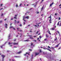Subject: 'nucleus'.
Returning a JSON list of instances; mask_svg holds the SVG:
<instances>
[{"label": "nucleus", "instance_id": "nucleus-1", "mask_svg": "<svg viewBox=\"0 0 61 61\" xmlns=\"http://www.w3.org/2000/svg\"><path fill=\"white\" fill-rule=\"evenodd\" d=\"M25 16H24L23 17V20H24V21L25 22L26 21V20H25V18H27V19H29V16H27L25 17Z\"/></svg>", "mask_w": 61, "mask_h": 61}, {"label": "nucleus", "instance_id": "nucleus-2", "mask_svg": "<svg viewBox=\"0 0 61 61\" xmlns=\"http://www.w3.org/2000/svg\"><path fill=\"white\" fill-rule=\"evenodd\" d=\"M1 56L2 57H3L2 60V61H4V57H5V56L4 55H2Z\"/></svg>", "mask_w": 61, "mask_h": 61}, {"label": "nucleus", "instance_id": "nucleus-3", "mask_svg": "<svg viewBox=\"0 0 61 61\" xmlns=\"http://www.w3.org/2000/svg\"><path fill=\"white\" fill-rule=\"evenodd\" d=\"M43 49H47V50H49V51H50V52H51L52 51H51V50L49 49H47V48H43Z\"/></svg>", "mask_w": 61, "mask_h": 61}, {"label": "nucleus", "instance_id": "nucleus-4", "mask_svg": "<svg viewBox=\"0 0 61 61\" xmlns=\"http://www.w3.org/2000/svg\"><path fill=\"white\" fill-rule=\"evenodd\" d=\"M38 55V52H35V56H36Z\"/></svg>", "mask_w": 61, "mask_h": 61}, {"label": "nucleus", "instance_id": "nucleus-5", "mask_svg": "<svg viewBox=\"0 0 61 61\" xmlns=\"http://www.w3.org/2000/svg\"><path fill=\"white\" fill-rule=\"evenodd\" d=\"M22 53V51H19L18 52H17L16 53V54H21Z\"/></svg>", "mask_w": 61, "mask_h": 61}, {"label": "nucleus", "instance_id": "nucleus-6", "mask_svg": "<svg viewBox=\"0 0 61 61\" xmlns=\"http://www.w3.org/2000/svg\"><path fill=\"white\" fill-rule=\"evenodd\" d=\"M18 43H13V44L14 45H18Z\"/></svg>", "mask_w": 61, "mask_h": 61}, {"label": "nucleus", "instance_id": "nucleus-7", "mask_svg": "<svg viewBox=\"0 0 61 61\" xmlns=\"http://www.w3.org/2000/svg\"><path fill=\"white\" fill-rule=\"evenodd\" d=\"M10 36H11V34H9V36H8V37L9 38L8 39V40H9V39H10V38H9L10 37Z\"/></svg>", "mask_w": 61, "mask_h": 61}, {"label": "nucleus", "instance_id": "nucleus-8", "mask_svg": "<svg viewBox=\"0 0 61 61\" xmlns=\"http://www.w3.org/2000/svg\"><path fill=\"white\" fill-rule=\"evenodd\" d=\"M53 4H54V2H53L52 3H51V4H50V7H51Z\"/></svg>", "mask_w": 61, "mask_h": 61}, {"label": "nucleus", "instance_id": "nucleus-9", "mask_svg": "<svg viewBox=\"0 0 61 61\" xmlns=\"http://www.w3.org/2000/svg\"><path fill=\"white\" fill-rule=\"evenodd\" d=\"M60 44V43H59L57 46H55V47H57L59 45V44Z\"/></svg>", "mask_w": 61, "mask_h": 61}, {"label": "nucleus", "instance_id": "nucleus-10", "mask_svg": "<svg viewBox=\"0 0 61 61\" xmlns=\"http://www.w3.org/2000/svg\"><path fill=\"white\" fill-rule=\"evenodd\" d=\"M55 29V28H51L50 29L51 30H54Z\"/></svg>", "mask_w": 61, "mask_h": 61}, {"label": "nucleus", "instance_id": "nucleus-11", "mask_svg": "<svg viewBox=\"0 0 61 61\" xmlns=\"http://www.w3.org/2000/svg\"><path fill=\"white\" fill-rule=\"evenodd\" d=\"M39 53H42V51L41 50V49L39 50Z\"/></svg>", "mask_w": 61, "mask_h": 61}, {"label": "nucleus", "instance_id": "nucleus-12", "mask_svg": "<svg viewBox=\"0 0 61 61\" xmlns=\"http://www.w3.org/2000/svg\"><path fill=\"white\" fill-rule=\"evenodd\" d=\"M33 43H31V46H35V45H33Z\"/></svg>", "mask_w": 61, "mask_h": 61}, {"label": "nucleus", "instance_id": "nucleus-13", "mask_svg": "<svg viewBox=\"0 0 61 61\" xmlns=\"http://www.w3.org/2000/svg\"><path fill=\"white\" fill-rule=\"evenodd\" d=\"M43 8H44V6H43V7H42L41 9V10L42 11Z\"/></svg>", "mask_w": 61, "mask_h": 61}, {"label": "nucleus", "instance_id": "nucleus-14", "mask_svg": "<svg viewBox=\"0 0 61 61\" xmlns=\"http://www.w3.org/2000/svg\"><path fill=\"white\" fill-rule=\"evenodd\" d=\"M46 36L47 38L48 37V35H46Z\"/></svg>", "mask_w": 61, "mask_h": 61}, {"label": "nucleus", "instance_id": "nucleus-15", "mask_svg": "<svg viewBox=\"0 0 61 61\" xmlns=\"http://www.w3.org/2000/svg\"><path fill=\"white\" fill-rule=\"evenodd\" d=\"M56 39H54V41H56L57 40V38L56 37Z\"/></svg>", "mask_w": 61, "mask_h": 61}, {"label": "nucleus", "instance_id": "nucleus-16", "mask_svg": "<svg viewBox=\"0 0 61 61\" xmlns=\"http://www.w3.org/2000/svg\"><path fill=\"white\" fill-rule=\"evenodd\" d=\"M16 39H14L13 40V41H14V42L15 41H16Z\"/></svg>", "mask_w": 61, "mask_h": 61}, {"label": "nucleus", "instance_id": "nucleus-17", "mask_svg": "<svg viewBox=\"0 0 61 61\" xmlns=\"http://www.w3.org/2000/svg\"><path fill=\"white\" fill-rule=\"evenodd\" d=\"M57 32L58 33V34H59V35H60V33L58 31H57Z\"/></svg>", "mask_w": 61, "mask_h": 61}, {"label": "nucleus", "instance_id": "nucleus-18", "mask_svg": "<svg viewBox=\"0 0 61 61\" xmlns=\"http://www.w3.org/2000/svg\"><path fill=\"white\" fill-rule=\"evenodd\" d=\"M50 48V49H52V48H51L49 46H48V48Z\"/></svg>", "mask_w": 61, "mask_h": 61}, {"label": "nucleus", "instance_id": "nucleus-19", "mask_svg": "<svg viewBox=\"0 0 61 61\" xmlns=\"http://www.w3.org/2000/svg\"><path fill=\"white\" fill-rule=\"evenodd\" d=\"M48 18H49L50 19H51V15H50V16L49 17H48Z\"/></svg>", "mask_w": 61, "mask_h": 61}, {"label": "nucleus", "instance_id": "nucleus-20", "mask_svg": "<svg viewBox=\"0 0 61 61\" xmlns=\"http://www.w3.org/2000/svg\"><path fill=\"white\" fill-rule=\"evenodd\" d=\"M0 7H2V5H3V4H0Z\"/></svg>", "mask_w": 61, "mask_h": 61}, {"label": "nucleus", "instance_id": "nucleus-21", "mask_svg": "<svg viewBox=\"0 0 61 61\" xmlns=\"http://www.w3.org/2000/svg\"><path fill=\"white\" fill-rule=\"evenodd\" d=\"M29 41L28 40H27L24 41L25 42H26V41Z\"/></svg>", "mask_w": 61, "mask_h": 61}, {"label": "nucleus", "instance_id": "nucleus-22", "mask_svg": "<svg viewBox=\"0 0 61 61\" xmlns=\"http://www.w3.org/2000/svg\"><path fill=\"white\" fill-rule=\"evenodd\" d=\"M2 22H3V21L2 20H0V24L1 23H2Z\"/></svg>", "mask_w": 61, "mask_h": 61}, {"label": "nucleus", "instance_id": "nucleus-23", "mask_svg": "<svg viewBox=\"0 0 61 61\" xmlns=\"http://www.w3.org/2000/svg\"><path fill=\"white\" fill-rule=\"evenodd\" d=\"M48 33L50 35H51V33H50V31H49Z\"/></svg>", "mask_w": 61, "mask_h": 61}, {"label": "nucleus", "instance_id": "nucleus-24", "mask_svg": "<svg viewBox=\"0 0 61 61\" xmlns=\"http://www.w3.org/2000/svg\"><path fill=\"white\" fill-rule=\"evenodd\" d=\"M14 57H19V56H15Z\"/></svg>", "mask_w": 61, "mask_h": 61}, {"label": "nucleus", "instance_id": "nucleus-25", "mask_svg": "<svg viewBox=\"0 0 61 61\" xmlns=\"http://www.w3.org/2000/svg\"><path fill=\"white\" fill-rule=\"evenodd\" d=\"M20 28H17V29L18 31H19V30L18 29H19Z\"/></svg>", "mask_w": 61, "mask_h": 61}, {"label": "nucleus", "instance_id": "nucleus-26", "mask_svg": "<svg viewBox=\"0 0 61 61\" xmlns=\"http://www.w3.org/2000/svg\"><path fill=\"white\" fill-rule=\"evenodd\" d=\"M4 15V14L3 13L1 15V16H3V15Z\"/></svg>", "mask_w": 61, "mask_h": 61}, {"label": "nucleus", "instance_id": "nucleus-27", "mask_svg": "<svg viewBox=\"0 0 61 61\" xmlns=\"http://www.w3.org/2000/svg\"><path fill=\"white\" fill-rule=\"evenodd\" d=\"M13 26H10V28H13Z\"/></svg>", "mask_w": 61, "mask_h": 61}, {"label": "nucleus", "instance_id": "nucleus-28", "mask_svg": "<svg viewBox=\"0 0 61 61\" xmlns=\"http://www.w3.org/2000/svg\"><path fill=\"white\" fill-rule=\"evenodd\" d=\"M59 22L58 23H57V25H59Z\"/></svg>", "mask_w": 61, "mask_h": 61}, {"label": "nucleus", "instance_id": "nucleus-29", "mask_svg": "<svg viewBox=\"0 0 61 61\" xmlns=\"http://www.w3.org/2000/svg\"><path fill=\"white\" fill-rule=\"evenodd\" d=\"M37 3H38V1L36 2L35 3V4H36V5H37Z\"/></svg>", "mask_w": 61, "mask_h": 61}, {"label": "nucleus", "instance_id": "nucleus-30", "mask_svg": "<svg viewBox=\"0 0 61 61\" xmlns=\"http://www.w3.org/2000/svg\"><path fill=\"white\" fill-rule=\"evenodd\" d=\"M5 26H7V24L6 23L5 24Z\"/></svg>", "mask_w": 61, "mask_h": 61}, {"label": "nucleus", "instance_id": "nucleus-31", "mask_svg": "<svg viewBox=\"0 0 61 61\" xmlns=\"http://www.w3.org/2000/svg\"><path fill=\"white\" fill-rule=\"evenodd\" d=\"M16 7H17V6H18V5H17V4H16Z\"/></svg>", "mask_w": 61, "mask_h": 61}, {"label": "nucleus", "instance_id": "nucleus-32", "mask_svg": "<svg viewBox=\"0 0 61 61\" xmlns=\"http://www.w3.org/2000/svg\"><path fill=\"white\" fill-rule=\"evenodd\" d=\"M39 37L40 38H42V37H41V36H40Z\"/></svg>", "mask_w": 61, "mask_h": 61}, {"label": "nucleus", "instance_id": "nucleus-33", "mask_svg": "<svg viewBox=\"0 0 61 61\" xmlns=\"http://www.w3.org/2000/svg\"><path fill=\"white\" fill-rule=\"evenodd\" d=\"M14 19H17V18H16V17H14Z\"/></svg>", "mask_w": 61, "mask_h": 61}, {"label": "nucleus", "instance_id": "nucleus-34", "mask_svg": "<svg viewBox=\"0 0 61 61\" xmlns=\"http://www.w3.org/2000/svg\"><path fill=\"white\" fill-rule=\"evenodd\" d=\"M29 50L30 51H32V50L31 49H29Z\"/></svg>", "mask_w": 61, "mask_h": 61}, {"label": "nucleus", "instance_id": "nucleus-35", "mask_svg": "<svg viewBox=\"0 0 61 61\" xmlns=\"http://www.w3.org/2000/svg\"><path fill=\"white\" fill-rule=\"evenodd\" d=\"M24 56H26V54L25 53V54H24Z\"/></svg>", "mask_w": 61, "mask_h": 61}, {"label": "nucleus", "instance_id": "nucleus-36", "mask_svg": "<svg viewBox=\"0 0 61 61\" xmlns=\"http://www.w3.org/2000/svg\"><path fill=\"white\" fill-rule=\"evenodd\" d=\"M30 39H33V38H31V37H30Z\"/></svg>", "mask_w": 61, "mask_h": 61}, {"label": "nucleus", "instance_id": "nucleus-37", "mask_svg": "<svg viewBox=\"0 0 61 61\" xmlns=\"http://www.w3.org/2000/svg\"><path fill=\"white\" fill-rule=\"evenodd\" d=\"M21 5H22V4H20V6H21Z\"/></svg>", "mask_w": 61, "mask_h": 61}, {"label": "nucleus", "instance_id": "nucleus-38", "mask_svg": "<svg viewBox=\"0 0 61 61\" xmlns=\"http://www.w3.org/2000/svg\"><path fill=\"white\" fill-rule=\"evenodd\" d=\"M32 9V8H30V9L29 10L30 11V10H31Z\"/></svg>", "mask_w": 61, "mask_h": 61}, {"label": "nucleus", "instance_id": "nucleus-39", "mask_svg": "<svg viewBox=\"0 0 61 61\" xmlns=\"http://www.w3.org/2000/svg\"><path fill=\"white\" fill-rule=\"evenodd\" d=\"M19 31L20 32H22V31H22V30H19Z\"/></svg>", "mask_w": 61, "mask_h": 61}, {"label": "nucleus", "instance_id": "nucleus-40", "mask_svg": "<svg viewBox=\"0 0 61 61\" xmlns=\"http://www.w3.org/2000/svg\"><path fill=\"white\" fill-rule=\"evenodd\" d=\"M12 61H15V60H14L13 59L12 60Z\"/></svg>", "mask_w": 61, "mask_h": 61}, {"label": "nucleus", "instance_id": "nucleus-41", "mask_svg": "<svg viewBox=\"0 0 61 61\" xmlns=\"http://www.w3.org/2000/svg\"><path fill=\"white\" fill-rule=\"evenodd\" d=\"M33 55H32L31 56V57H32V58H33Z\"/></svg>", "mask_w": 61, "mask_h": 61}, {"label": "nucleus", "instance_id": "nucleus-42", "mask_svg": "<svg viewBox=\"0 0 61 61\" xmlns=\"http://www.w3.org/2000/svg\"><path fill=\"white\" fill-rule=\"evenodd\" d=\"M0 47L1 48H3V46H0Z\"/></svg>", "mask_w": 61, "mask_h": 61}, {"label": "nucleus", "instance_id": "nucleus-43", "mask_svg": "<svg viewBox=\"0 0 61 61\" xmlns=\"http://www.w3.org/2000/svg\"><path fill=\"white\" fill-rule=\"evenodd\" d=\"M8 44L9 45H10L11 44L10 43V42H9L8 43Z\"/></svg>", "mask_w": 61, "mask_h": 61}, {"label": "nucleus", "instance_id": "nucleus-44", "mask_svg": "<svg viewBox=\"0 0 61 61\" xmlns=\"http://www.w3.org/2000/svg\"><path fill=\"white\" fill-rule=\"evenodd\" d=\"M51 19H50L49 20V22L50 21H51Z\"/></svg>", "mask_w": 61, "mask_h": 61}, {"label": "nucleus", "instance_id": "nucleus-45", "mask_svg": "<svg viewBox=\"0 0 61 61\" xmlns=\"http://www.w3.org/2000/svg\"><path fill=\"white\" fill-rule=\"evenodd\" d=\"M20 26H22V25H21V24H20Z\"/></svg>", "mask_w": 61, "mask_h": 61}, {"label": "nucleus", "instance_id": "nucleus-46", "mask_svg": "<svg viewBox=\"0 0 61 61\" xmlns=\"http://www.w3.org/2000/svg\"><path fill=\"white\" fill-rule=\"evenodd\" d=\"M6 19H7L6 18V19H5L4 20V21H5L6 20Z\"/></svg>", "mask_w": 61, "mask_h": 61}, {"label": "nucleus", "instance_id": "nucleus-47", "mask_svg": "<svg viewBox=\"0 0 61 61\" xmlns=\"http://www.w3.org/2000/svg\"><path fill=\"white\" fill-rule=\"evenodd\" d=\"M5 27L6 28H7V27L6 26H5Z\"/></svg>", "mask_w": 61, "mask_h": 61}, {"label": "nucleus", "instance_id": "nucleus-48", "mask_svg": "<svg viewBox=\"0 0 61 61\" xmlns=\"http://www.w3.org/2000/svg\"><path fill=\"white\" fill-rule=\"evenodd\" d=\"M25 22L23 23V25H25Z\"/></svg>", "mask_w": 61, "mask_h": 61}, {"label": "nucleus", "instance_id": "nucleus-49", "mask_svg": "<svg viewBox=\"0 0 61 61\" xmlns=\"http://www.w3.org/2000/svg\"><path fill=\"white\" fill-rule=\"evenodd\" d=\"M19 23V21H17V23Z\"/></svg>", "mask_w": 61, "mask_h": 61}, {"label": "nucleus", "instance_id": "nucleus-50", "mask_svg": "<svg viewBox=\"0 0 61 61\" xmlns=\"http://www.w3.org/2000/svg\"><path fill=\"white\" fill-rule=\"evenodd\" d=\"M59 6H61V4L59 5Z\"/></svg>", "mask_w": 61, "mask_h": 61}, {"label": "nucleus", "instance_id": "nucleus-51", "mask_svg": "<svg viewBox=\"0 0 61 61\" xmlns=\"http://www.w3.org/2000/svg\"><path fill=\"white\" fill-rule=\"evenodd\" d=\"M17 15H15V17H16V16H17Z\"/></svg>", "mask_w": 61, "mask_h": 61}, {"label": "nucleus", "instance_id": "nucleus-52", "mask_svg": "<svg viewBox=\"0 0 61 61\" xmlns=\"http://www.w3.org/2000/svg\"><path fill=\"white\" fill-rule=\"evenodd\" d=\"M55 15H57V14L56 13H55Z\"/></svg>", "mask_w": 61, "mask_h": 61}, {"label": "nucleus", "instance_id": "nucleus-53", "mask_svg": "<svg viewBox=\"0 0 61 61\" xmlns=\"http://www.w3.org/2000/svg\"><path fill=\"white\" fill-rule=\"evenodd\" d=\"M25 54L26 55H27V54H28V52H26Z\"/></svg>", "mask_w": 61, "mask_h": 61}, {"label": "nucleus", "instance_id": "nucleus-54", "mask_svg": "<svg viewBox=\"0 0 61 61\" xmlns=\"http://www.w3.org/2000/svg\"><path fill=\"white\" fill-rule=\"evenodd\" d=\"M38 31L36 33V34H38Z\"/></svg>", "mask_w": 61, "mask_h": 61}, {"label": "nucleus", "instance_id": "nucleus-55", "mask_svg": "<svg viewBox=\"0 0 61 61\" xmlns=\"http://www.w3.org/2000/svg\"><path fill=\"white\" fill-rule=\"evenodd\" d=\"M47 40V39H44V40Z\"/></svg>", "mask_w": 61, "mask_h": 61}, {"label": "nucleus", "instance_id": "nucleus-56", "mask_svg": "<svg viewBox=\"0 0 61 61\" xmlns=\"http://www.w3.org/2000/svg\"><path fill=\"white\" fill-rule=\"evenodd\" d=\"M34 37H36V36H34Z\"/></svg>", "mask_w": 61, "mask_h": 61}, {"label": "nucleus", "instance_id": "nucleus-57", "mask_svg": "<svg viewBox=\"0 0 61 61\" xmlns=\"http://www.w3.org/2000/svg\"><path fill=\"white\" fill-rule=\"evenodd\" d=\"M14 21H15V23H16V20H15Z\"/></svg>", "mask_w": 61, "mask_h": 61}, {"label": "nucleus", "instance_id": "nucleus-58", "mask_svg": "<svg viewBox=\"0 0 61 61\" xmlns=\"http://www.w3.org/2000/svg\"><path fill=\"white\" fill-rule=\"evenodd\" d=\"M18 35H17L16 36V37H18Z\"/></svg>", "mask_w": 61, "mask_h": 61}, {"label": "nucleus", "instance_id": "nucleus-59", "mask_svg": "<svg viewBox=\"0 0 61 61\" xmlns=\"http://www.w3.org/2000/svg\"><path fill=\"white\" fill-rule=\"evenodd\" d=\"M49 22H50V23H52V22L51 21H50Z\"/></svg>", "mask_w": 61, "mask_h": 61}, {"label": "nucleus", "instance_id": "nucleus-60", "mask_svg": "<svg viewBox=\"0 0 61 61\" xmlns=\"http://www.w3.org/2000/svg\"><path fill=\"white\" fill-rule=\"evenodd\" d=\"M44 0H42L41 1V2H43V1H44Z\"/></svg>", "mask_w": 61, "mask_h": 61}, {"label": "nucleus", "instance_id": "nucleus-61", "mask_svg": "<svg viewBox=\"0 0 61 61\" xmlns=\"http://www.w3.org/2000/svg\"><path fill=\"white\" fill-rule=\"evenodd\" d=\"M59 20H60V17H59Z\"/></svg>", "mask_w": 61, "mask_h": 61}, {"label": "nucleus", "instance_id": "nucleus-62", "mask_svg": "<svg viewBox=\"0 0 61 61\" xmlns=\"http://www.w3.org/2000/svg\"><path fill=\"white\" fill-rule=\"evenodd\" d=\"M34 41L35 42H36V40H34Z\"/></svg>", "mask_w": 61, "mask_h": 61}, {"label": "nucleus", "instance_id": "nucleus-63", "mask_svg": "<svg viewBox=\"0 0 61 61\" xmlns=\"http://www.w3.org/2000/svg\"><path fill=\"white\" fill-rule=\"evenodd\" d=\"M36 5H34V7H36Z\"/></svg>", "mask_w": 61, "mask_h": 61}, {"label": "nucleus", "instance_id": "nucleus-64", "mask_svg": "<svg viewBox=\"0 0 61 61\" xmlns=\"http://www.w3.org/2000/svg\"><path fill=\"white\" fill-rule=\"evenodd\" d=\"M61 22L60 23V25H59V26H61Z\"/></svg>", "mask_w": 61, "mask_h": 61}]
</instances>
